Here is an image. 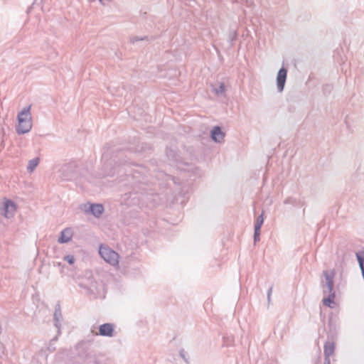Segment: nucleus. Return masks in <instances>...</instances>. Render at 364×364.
I'll return each instance as SVG.
<instances>
[{
	"label": "nucleus",
	"instance_id": "20e7f679",
	"mask_svg": "<svg viewBox=\"0 0 364 364\" xmlns=\"http://www.w3.org/2000/svg\"><path fill=\"white\" fill-rule=\"evenodd\" d=\"M80 209L86 213H90L96 218H100L105 209L100 203H85L80 205Z\"/></svg>",
	"mask_w": 364,
	"mask_h": 364
},
{
	"label": "nucleus",
	"instance_id": "6ab92c4d",
	"mask_svg": "<svg viewBox=\"0 0 364 364\" xmlns=\"http://www.w3.org/2000/svg\"><path fill=\"white\" fill-rule=\"evenodd\" d=\"M145 40H146V41H149V36H144V37H141V38H139V37H138V36H133V37H131V38H130L129 41H130V43H133V44H134V43H136V42H138V41H145Z\"/></svg>",
	"mask_w": 364,
	"mask_h": 364
},
{
	"label": "nucleus",
	"instance_id": "1a4fd4ad",
	"mask_svg": "<svg viewBox=\"0 0 364 364\" xmlns=\"http://www.w3.org/2000/svg\"><path fill=\"white\" fill-rule=\"evenodd\" d=\"M114 326L110 323H106L99 326V335L102 336L112 337L114 336Z\"/></svg>",
	"mask_w": 364,
	"mask_h": 364
},
{
	"label": "nucleus",
	"instance_id": "aec40b11",
	"mask_svg": "<svg viewBox=\"0 0 364 364\" xmlns=\"http://www.w3.org/2000/svg\"><path fill=\"white\" fill-rule=\"evenodd\" d=\"M167 156L171 161H178V160L176 154L173 150H169L167 151Z\"/></svg>",
	"mask_w": 364,
	"mask_h": 364
},
{
	"label": "nucleus",
	"instance_id": "bb28decb",
	"mask_svg": "<svg viewBox=\"0 0 364 364\" xmlns=\"http://www.w3.org/2000/svg\"><path fill=\"white\" fill-rule=\"evenodd\" d=\"M323 364H331V360L329 358H324V363Z\"/></svg>",
	"mask_w": 364,
	"mask_h": 364
},
{
	"label": "nucleus",
	"instance_id": "423d86ee",
	"mask_svg": "<svg viewBox=\"0 0 364 364\" xmlns=\"http://www.w3.org/2000/svg\"><path fill=\"white\" fill-rule=\"evenodd\" d=\"M59 172L60 177L64 181H70L76 176L75 165L72 164H68L62 166Z\"/></svg>",
	"mask_w": 364,
	"mask_h": 364
},
{
	"label": "nucleus",
	"instance_id": "5701e85b",
	"mask_svg": "<svg viewBox=\"0 0 364 364\" xmlns=\"http://www.w3.org/2000/svg\"><path fill=\"white\" fill-rule=\"evenodd\" d=\"M272 289H273V287H272V286H271V287L269 288L268 291H267V301H268V303H269V302H270V301H271V295H272Z\"/></svg>",
	"mask_w": 364,
	"mask_h": 364
},
{
	"label": "nucleus",
	"instance_id": "a878e982",
	"mask_svg": "<svg viewBox=\"0 0 364 364\" xmlns=\"http://www.w3.org/2000/svg\"><path fill=\"white\" fill-rule=\"evenodd\" d=\"M112 164V161L105 162L104 164L105 168H106V169L108 168V167L109 166H111Z\"/></svg>",
	"mask_w": 364,
	"mask_h": 364
},
{
	"label": "nucleus",
	"instance_id": "c756f323",
	"mask_svg": "<svg viewBox=\"0 0 364 364\" xmlns=\"http://www.w3.org/2000/svg\"><path fill=\"white\" fill-rule=\"evenodd\" d=\"M133 178V176H127V180L129 181L130 179H132Z\"/></svg>",
	"mask_w": 364,
	"mask_h": 364
},
{
	"label": "nucleus",
	"instance_id": "b1692460",
	"mask_svg": "<svg viewBox=\"0 0 364 364\" xmlns=\"http://www.w3.org/2000/svg\"><path fill=\"white\" fill-rule=\"evenodd\" d=\"M132 193L131 191L124 193V195L123 196V200L125 203H127V200L132 196Z\"/></svg>",
	"mask_w": 364,
	"mask_h": 364
},
{
	"label": "nucleus",
	"instance_id": "c85d7f7f",
	"mask_svg": "<svg viewBox=\"0 0 364 364\" xmlns=\"http://www.w3.org/2000/svg\"><path fill=\"white\" fill-rule=\"evenodd\" d=\"M284 203L285 204H289V203H290V199H289V198H287V199L284 201Z\"/></svg>",
	"mask_w": 364,
	"mask_h": 364
},
{
	"label": "nucleus",
	"instance_id": "f8f14e48",
	"mask_svg": "<svg viewBox=\"0 0 364 364\" xmlns=\"http://www.w3.org/2000/svg\"><path fill=\"white\" fill-rule=\"evenodd\" d=\"M324 358H329L332 355L335 350V345L333 342L327 341L323 346Z\"/></svg>",
	"mask_w": 364,
	"mask_h": 364
},
{
	"label": "nucleus",
	"instance_id": "2eb2a0df",
	"mask_svg": "<svg viewBox=\"0 0 364 364\" xmlns=\"http://www.w3.org/2000/svg\"><path fill=\"white\" fill-rule=\"evenodd\" d=\"M145 186H146V185L141 183H135L132 186V191L135 193H144L146 191V188Z\"/></svg>",
	"mask_w": 364,
	"mask_h": 364
},
{
	"label": "nucleus",
	"instance_id": "0eeeda50",
	"mask_svg": "<svg viewBox=\"0 0 364 364\" xmlns=\"http://www.w3.org/2000/svg\"><path fill=\"white\" fill-rule=\"evenodd\" d=\"M323 274L326 279L325 287L326 288V289L323 290V294L335 293V291H333V287H334L333 278L335 276L334 272L333 271H331V272L323 271Z\"/></svg>",
	"mask_w": 364,
	"mask_h": 364
},
{
	"label": "nucleus",
	"instance_id": "412c9836",
	"mask_svg": "<svg viewBox=\"0 0 364 364\" xmlns=\"http://www.w3.org/2000/svg\"><path fill=\"white\" fill-rule=\"evenodd\" d=\"M63 259L68 262L70 264H73L75 262V257L73 255H68L63 257Z\"/></svg>",
	"mask_w": 364,
	"mask_h": 364
},
{
	"label": "nucleus",
	"instance_id": "cd10ccee",
	"mask_svg": "<svg viewBox=\"0 0 364 364\" xmlns=\"http://www.w3.org/2000/svg\"><path fill=\"white\" fill-rule=\"evenodd\" d=\"M114 173H115V171L110 170V171H107L106 173V175L107 176H111V175H114Z\"/></svg>",
	"mask_w": 364,
	"mask_h": 364
},
{
	"label": "nucleus",
	"instance_id": "9d476101",
	"mask_svg": "<svg viewBox=\"0 0 364 364\" xmlns=\"http://www.w3.org/2000/svg\"><path fill=\"white\" fill-rule=\"evenodd\" d=\"M225 136L221 128L218 126L214 127L211 131V139L215 142H221Z\"/></svg>",
	"mask_w": 364,
	"mask_h": 364
},
{
	"label": "nucleus",
	"instance_id": "9b49d317",
	"mask_svg": "<svg viewBox=\"0 0 364 364\" xmlns=\"http://www.w3.org/2000/svg\"><path fill=\"white\" fill-rule=\"evenodd\" d=\"M72 237L71 230L70 229H65L60 232V235L58 237L59 243H66L68 242Z\"/></svg>",
	"mask_w": 364,
	"mask_h": 364
},
{
	"label": "nucleus",
	"instance_id": "f3484780",
	"mask_svg": "<svg viewBox=\"0 0 364 364\" xmlns=\"http://www.w3.org/2000/svg\"><path fill=\"white\" fill-rule=\"evenodd\" d=\"M38 163H39V159L38 158H35V159H33L30 160L28 161V165L27 166V170L29 172H32L36 168V166H38Z\"/></svg>",
	"mask_w": 364,
	"mask_h": 364
},
{
	"label": "nucleus",
	"instance_id": "39448f33",
	"mask_svg": "<svg viewBox=\"0 0 364 364\" xmlns=\"http://www.w3.org/2000/svg\"><path fill=\"white\" fill-rule=\"evenodd\" d=\"M16 211L15 203L8 199H5L1 204H0V215L6 218H10L14 216Z\"/></svg>",
	"mask_w": 364,
	"mask_h": 364
},
{
	"label": "nucleus",
	"instance_id": "473e14b6",
	"mask_svg": "<svg viewBox=\"0 0 364 364\" xmlns=\"http://www.w3.org/2000/svg\"><path fill=\"white\" fill-rule=\"evenodd\" d=\"M55 341V339H52L50 342L52 343V342H53Z\"/></svg>",
	"mask_w": 364,
	"mask_h": 364
},
{
	"label": "nucleus",
	"instance_id": "2f4dec72",
	"mask_svg": "<svg viewBox=\"0 0 364 364\" xmlns=\"http://www.w3.org/2000/svg\"><path fill=\"white\" fill-rule=\"evenodd\" d=\"M326 87L331 88V86L330 85H326Z\"/></svg>",
	"mask_w": 364,
	"mask_h": 364
},
{
	"label": "nucleus",
	"instance_id": "7ed1b4c3",
	"mask_svg": "<svg viewBox=\"0 0 364 364\" xmlns=\"http://www.w3.org/2000/svg\"><path fill=\"white\" fill-rule=\"evenodd\" d=\"M99 254L107 263L114 266L119 263V255L107 246L101 245Z\"/></svg>",
	"mask_w": 364,
	"mask_h": 364
},
{
	"label": "nucleus",
	"instance_id": "f257e3e1",
	"mask_svg": "<svg viewBox=\"0 0 364 364\" xmlns=\"http://www.w3.org/2000/svg\"><path fill=\"white\" fill-rule=\"evenodd\" d=\"M80 287L86 289L87 293L93 299L105 297L103 284L98 283L92 276L84 279L80 282Z\"/></svg>",
	"mask_w": 364,
	"mask_h": 364
},
{
	"label": "nucleus",
	"instance_id": "4468645a",
	"mask_svg": "<svg viewBox=\"0 0 364 364\" xmlns=\"http://www.w3.org/2000/svg\"><path fill=\"white\" fill-rule=\"evenodd\" d=\"M212 91L217 96H222L225 95V87L223 83H220L218 86H213Z\"/></svg>",
	"mask_w": 364,
	"mask_h": 364
},
{
	"label": "nucleus",
	"instance_id": "a211bd4d",
	"mask_svg": "<svg viewBox=\"0 0 364 364\" xmlns=\"http://www.w3.org/2000/svg\"><path fill=\"white\" fill-rule=\"evenodd\" d=\"M264 223L263 213L259 215L257 218L256 223L255 224V228L257 230H260L261 227Z\"/></svg>",
	"mask_w": 364,
	"mask_h": 364
},
{
	"label": "nucleus",
	"instance_id": "f03ea898",
	"mask_svg": "<svg viewBox=\"0 0 364 364\" xmlns=\"http://www.w3.org/2000/svg\"><path fill=\"white\" fill-rule=\"evenodd\" d=\"M31 106L23 108L17 116L18 124L16 127V132L18 134H23L30 132L32 128V120L31 116Z\"/></svg>",
	"mask_w": 364,
	"mask_h": 364
},
{
	"label": "nucleus",
	"instance_id": "4be33fe9",
	"mask_svg": "<svg viewBox=\"0 0 364 364\" xmlns=\"http://www.w3.org/2000/svg\"><path fill=\"white\" fill-rule=\"evenodd\" d=\"M259 235H260V230H257L255 228V232H254V242L256 243L257 241L259 240Z\"/></svg>",
	"mask_w": 364,
	"mask_h": 364
},
{
	"label": "nucleus",
	"instance_id": "ddd939ff",
	"mask_svg": "<svg viewBox=\"0 0 364 364\" xmlns=\"http://www.w3.org/2000/svg\"><path fill=\"white\" fill-rule=\"evenodd\" d=\"M61 318H62L61 311L60 309V306L58 305V308H55V310L54 312L53 320L55 322V323H54L55 326L58 329L60 328V323L59 322Z\"/></svg>",
	"mask_w": 364,
	"mask_h": 364
},
{
	"label": "nucleus",
	"instance_id": "dca6fc26",
	"mask_svg": "<svg viewBox=\"0 0 364 364\" xmlns=\"http://www.w3.org/2000/svg\"><path fill=\"white\" fill-rule=\"evenodd\" d=\"M327 298L323 299V304L328 307H332L331 304L334 303L335 293L328 294Z\"/></svg>",
	"mask_w": 364,
	"mask_h": 364
},
{
	"label": "nucleus",
	"instance_id": "393cba45",
	"mask_svg": "<svg viewBox=\"0 0 364 364\" xmlns=\"http://www.w3.org/2000/svg\"><path fill=\"white\" fill-rule=\"evenodd\" d=\"M180 355L181 358H183V359L186 362L188 363V360H186V357H185V350L183 349H181L180 350Z\"/></svg>",
	"mask_w": 364,
	"mask_h": 364
},
{
	"label": "nucleus",
	"instance_id": "7c9ffc66",
	"mask_svg": "<svg viewBox=\"0 0 364 364\" xmlns=\"http://www.w3.org/2000/svg\"><path fill=\"white\" fill-rule=\"evenodd\" d=\"M106 159H107V155L103 154V156H102V160H107Z\"/></svg>",
	"mask_w": 364,
	"mask_h": 364
},
{
	"label": "nucleus",
	"instance_id": "6e6552de",
	"mask_svg": "<svg viewBox=\"0 0 364 364\" xmlns=\"http://www.w3.org/2000/svg\"><path fill=\"white\" fill-rule=\"evenodd\" d=\"M287 77V69L284 67L281 68L277 73V90L279 92L284 90L286 80Z\"/></svg>",
	"mask_w": 364,
	"mask_h": 364
}]
</instances>
